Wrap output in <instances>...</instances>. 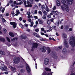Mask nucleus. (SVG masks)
I'll return each mask as SVG.
<instances>
[{
	"label": "nucleus",
	"instance_id": "obj_57",
	"mask_svg": "<svg viewBox=\"0 0 75 75\" xmlns=\"http://www.w3.org/2000/svg\"><path fill=\"white\" fill-rule=\"evenodd\" d=\"M37 10H35L34 14H37Z\"/></svg>",
	"mask_w": 75,
	"mask_h": 75
},
{
	"label": "nucleus",
	"instance_id": "obj_38",
	"mask_svg": "<svg viewBox=\"0 0 75 75\" xmlns=\"http://www.w3.org/2000/svg\"><path fill=\"white\" fill-rule=\"evenodd\" d=\"M40 40L41 41H46V39H43V38H41L40 39Z\"/></svg>",
	"mask_w": 75,
	"mask_h": 75
},
{
	"label": "nucleus",
	"instance_id": "obj_8",
	"mask_svg": "<svg viewBox=\"0 0 75 75\" xmlns=\"http://www.w3.org/2000/svg\"><path fill=\"white\" fill-rule=\"evenodd\" d=\"M40 50H41V51H42V52H46V51H47V49L45 47L42 46V48L40 49Z\"/></svg>",
	"mask_w": 75,
	"mask_h": 75
},
{
	"label": "nucleus",
	"instance_id": "obj_64",
	"mask_svg": "<svg viewBox=\"0 0 75 75\" xmlns=\"http://www.w3.org/2000/svg\"><path fill=\"white\" fill-rule=\"evenodd\" d=\"M24 25L25 27H27L28 26V25L27 24H25Z\"/></svg>",
	"mask_w": 75,
	"mask_h": 75
},
{
	"label": "nucleus",
	"instance_id": "obj_2",
	"mask_svg": "<svg viewBox=\"0 0 75 75\" xmlns=\"http://www.w3.org/2000/svg\"><path fill=\"white\" fill-rule=\"evenodd\" d=\"M61 1L63 4L64 5V7L66 11H67V12L69 11V8L68 6L66 4V3H67V0Z\"/></svg>",
	"mask_w": 75,
	"mask_h": 75
},
{
	"label": "nucleus",
	"instance_id": "obj_47",
	"mask_svg": "<svg viewBox=\"0 0 75 75\" xmlns=\"http://www.w3.org/2000/svg\"><path fill=\"white\" fill-rule=\"evenodd\" d=\"M52 27L53 28L54 30H56L57 29H56L55 28H56V26H52Z\"/></svg>",
	"mask_w": 75,
	"mask_h": 75
},
{
	"label": "nucleus",
	"instance_id": "obj_23",
	"mask_svg": "<svg viewBox=\"0 0 75 75\" xmlns=\"http://www.w3.org/2000/svg\"><path fill=\"white\" fill-rule=\"evenodd\" d=\"M47 24H48V25H50V24H51V21H50V19H47Z\"/></svg>",
	"mask_w": 75,
	"mask_h": 75
},
{
	"label": "nucleus",
	"instance_id": "obj_53",
	"mask_svg": "<svg viewBox=\"0 0 75 75\" xmlns=\"http://www.w3.org/2000/svg\"><path fill=\"white\" fill-rule=\"evenodd\" d=\"M42 75H46V72L44 71V72H43V73L42 74Z\"/></svg>",
	"mask_w": 75,
	"mask_h": 75
},
{
	"label": "nucleus",
	"instance_id": "obj_43",
	"mask_svg": "<svg viewBox=\"0 0 75 75\" xmlns=\"http://www.w3.org/2000/svg\"><path fill=\"white\" fill-rule=\"evenodd\" d=\"M38 13L39 14H40V15H42V12H41V11H38Z\"/></svg>",
	"mask_w": 75,
	"mask_h": 75
},
{
	"label": "nucleus",
	"instance_id": "obj_13",
	"mask_svg": "<svg viewBox=\"0 0 75 75\" xmlns=\"http://www.w3.org/2000/svg\"><path fill=\"white\" fill-rule=\"evenodd\" d=\"M45 64L47 65L49 62V59L47 58L44 61Z\"/></svg>",
	"mask_w": 75,
	"mask_h": 75
},
{
	"label": "nucleus",
	"instance_id": "obj_62",
	"mask_svg": "<svg viewBox=\"0 0 75 75\" xmlns=\"http://www.w3.org/2000/svg\"><path fill=\"white\" fill-rule=\"evenodd\" d=\"M34 18L36 19H38V17L36 16H34Z\"/></svg>",
	"mask_w": 75,
	"mask_h": 75
},
{
	"label": "nucleus",
	"instance_id": "obj_52",
	"mask_svg": "<svg viewBox=\"0 0 75 75\" xmlns=\"http://www.w3.org/2000/svg\"><path fill=\"white\" fill-rule=\"evenodd\" d=\"M35 31L36 32H38V31H39V29L38 28L37 29H35Z\"/></svg>",
	"mask_w": 75,
	"mask_h": 75
},
{
	"label": "nucleus",
	"instance_id": "obj_61",
	"mask_svg": "<svg viewBox=\"0 0 75 75\" xmlns=\"http://www.w3.org/2000/svg\"><path fill=\"white\" fill-rule=\"evenodd\" d=\"M17 13H17L15 14V16H18V14H19V13H19V11Z\"/></svg>",
	"mask_w": 75,
	"mask_h": 75
},
{
	"label": "nucleus",
	"instance_id": "obj_3",
	"mask_svg": "<svg viewBox=\"0 0 75 75\" xmlns=\"http://www.w3.org/2000/svg\"><path fill=\"white\" fill-rule=\"evenodd\" d=\"M33 1V0H29V1H27V2L28 5H25V7H32V5L31 3H32Z\"/></svg>",
	"mask_w": 75,
	"mask_h": 75
},
{
	"label": "nucleus",
	"instance_id": "obj_63",
	"mask_svg": "<svg viewBox=\"0 0 75 75\" xmlns=\"http://www.w3.org/2000/svg\"><path fill=\"white\" fill-rule=\"evenodd\" d=\"M11 6L12 7H14L15 5H14V4H13L11 5Z\"/></svg>",
	"mask_w": 75,
	"mask_h": 75
},
{
	"label": "nucleus",
	"instance_id": "obj_56",
	"mask_svg": "<svg viewBox=\"0 0 75 75\" xmlns=\"http://www.w3.org/2000/svg\"><path fill=\"white\" fill-rule=\"evenodd\" d=\"M9 3H10V4H12V3H13V1H12V0H10L9 2Z\"/></svg>",
	"mask_w": 75,
	"mask_h": 75
},
{
	"label": "nucleus",
	"instance_id": "obj_14",
	"mask_svg": "<svg viewBox=\"0 0 75 75\" xmlns=\"http://www.w3.org/2000/svg\"><path fill=\"white\" fill-rule=\"evenodd\" d=\"M11 69L13 72H16V69L15 67H11Z\"/></svg>",
	"mask_w": 75,
	"mask_h": 75
},
{
	"label": "nucleus",
	"instance_id": "obj_9",
	"mask_svg": "<svg viewBox=\"0 0 75 75\" xmlns=\"http://www.w3.org/2000/svg\"><path fill=\"white\" fill-rule=\"evenodd\" d=\"M10 24L11 25H13L14 28H15L16 27V25H17V23L14 22H10Z\"/></svg>",
	"mask_w": 75,
	"mask_h": 75
},
{
	"label": "nucleus",
	"instance_id": "obj_15",
	"mask_svg": "<svg viewBox=\"0 0 75 75\" xmlns=\"http://www.w3.org/2000/svg\"><path fill=\"white\" fill-rule=\"evenodd\" d=\"M5 39L2 37H0V41H3V42H4L5 41Z\"/></svg>",
	"mask_w": 75,
	"mask_h": 75
},
{
	"label": "nucleus",
	"instance_id": "obj_24",
	"mask_svg": "<svg viewBox=\"0 0 75 75\" xmlns=\"http://www.w3.org/2000/svg\"><path fill=\"white\" fill-rule=\"evenodd\" d=\"M38 20L39 21L40 24H42L43 23H44V21L42 20H40V19H38Z\"/></svg>",
	"mask_w": 75,
	"mask_h": 75
},
{
	"label": "nucleus",
	"instance_id": "obj_39",
	"mask_svg": "<svg viewBox=\"0 0 75 75\" xmlns=\"http://www.w3.org/2000/svg\"><path fill=\"white\" fill-rule=\"evenodd\" d=\"M14 3L15 4H16V5H19V3H17V2H16V1H14Z\"/></svg>",
	"mask_w": 75,
	"mask_h": 75
},
{
	"label": "nucleus",
	"instance_id": "obj_28",
	"mask_svg": "<svg viewBox=\"0 0 75 75\" xmlns=\"http://www.w3.org/2000/svg\"><path fill=\"white\" fill-rule=\"evenodd\" d=\"M17 39H18V38H13V39H11V41H12L14 42V41H15V40H16V41H17Z\"/></svg>",
	"mask_w": 75,
	"mask_h": 75
},
{
	"label": "nucleus",
	"instance_id": "obj_19",
	"mask_svg": "<svg viewBox=\"0 0 75 75\" xmlns=\"http://www.w3.org/2000/svg\"><path fill=\"white\" fill-rule=\"evenodd\" d=\"M45 9L46 11H47V12H49V11H50V9L48 8V6H47V5L46 6Z\"/></svg>",
	"mask_w": 75,
	"mask_h": 75
},
{
	"label": "nucleus",
	"instance_id": "obj_54",
	"mask_svg": "<svg viewBox=\"0 0 75 75\" xmlns=\"http://www.w3.org/2000/svg\"><path fill=\"white\" fill-rule=\"evenodd\" d=\"M3 31L4 32V33H6V31H7V30L5 28H4L3 29Z\"/></svg>",
	"mask_w": 75,
	"mask_h": 75
},
{
	"label": "nucleus",
	"instance_id": "obj_16",
	"mask_svg": "<svg viewBox=\"0 0 75 75\" xmlns=\"http://www.w3.org/2000/svg\"><path fill=\"white\" fill-rule=\"evenodd\" d=\"M33 35L36 36V37H37V38H40V35H38V34H37V33H33Z\"/></svg>",
	"mask_w": 75,
	"mask_h": 75
},
{
	"label": "nucleus",
	"instance_id": "obj_60",
	"mask_svg": "<svg viewBox=\"0 0 75 75\" xmlns=\"http://www.w3.org/2000/svg\"><path fill=\"white\" fill-rule=\"evenodd\" d=\"M50 21L51 22H54V19L53 18H52L50 19Z\"/></svg>",
	"mask_w": 75,
	"mask_h": 75
},
{
	"label": "nucleus",
	"instance_id": "obj_59",
	"mask_svg": "<svg viewBox=\"0 0 75 75\" xmlns=\"http://www.w3.org/2000/svg\"><path fill=\"white\" fill-rule=\"evenodd\" d=\"M19 19V20H20V21H22V20L23 18L21 17H20Z\"/></svg>",
	"mask_w": 75,
	"mask_h": 75
},
{
	"label": "nucleus",
	"instance_id": "obj_22",
	"mask_svg": "<svg viewBox=\"0 0 75 75\" xmlns=\"http://www.w3.org/2000/svg\"><path fill=\"white\" fill-rule=\"evenodd\" d=\"M0 16L1 17V18L2 19L3 22H6V21L5 20L4 18H3V15H0Z\"/></svg>",
	"mask_w": 75,
	"mask_h": 75
},
{
	"label": "nucleus",
	"instance_id": "obj_50",
	"mask_svg": "<svg viewBox=\"0 0 75 75\" xmlns=\"http://www.w3.org/2000/svg\"><path fill=\"white\" fill-rule=\"evenodd\" d=\"M61 8H62V10H64L65 9V8H64V7L63 6H61Z\"/></svg>",
	"mask_w": 75,
	"mask_h": 75
},
{
	"label": "nucleus",
	"instance_id": "obj_31",
	"mask_svg": "<svg viewBox=\"0 0 75 75\" xmlns=\"http://www.w3.org/2000/svg\"><path fill=\"white\" fill-rule=\"evenodd\" d=\"M47 52L48 54H50V52H51V49L50 48H48L47 49Z\"/></svg>",
	"mask_w": 75,
	"mask_h": 75
},
{
	"label": "nucleus",
	"instance_id": "obj_7",
	"mask_svg": "<svg viewBox=\"0 0 75 75\" xmlns=\"http://www.w3.org/2000/svg\"><path fill=\"white\" fill-rule=\"evenodd\" d=\"M26 64V70H27L28 72H30V71H31V69H30V66H28V64H27L26 62H25Z\"/></svg>",
	"mask_w": 75,
	"mask_h": 75
},
{
	"label": "nucleus",
	"instance_id": "obj_5",
	"mask_svg": "<svg viewBox=\"0 0 75 75\" xmlns=\"http://www.w3.org/2000/svg\"><path fill=\"white\" fill-rule=\"evenodd\" d=\"M0 69L2 71H7L6 69H7V67L5 66L4 64L2 65V67H1Z\"/></svg>",
	"mask_w": 75,
	"mask_h": 75
},
{
	"label": "nucleus",
	"instance_id": "obj_58",
	"mask_svg": "<svg viewBox=\"0 0 75 75\" xmlns=\"http://www.w3.org/2000/svg\"><path fill=\"white\" fill-rule=\"evenodd\" d=\"M62 46H59L58 47V48H59V49H62Z\"/></svg>",
	"mask_w": 75,
	"mask_h": 75
},
{
	"label": "nucleus",
	"instance_id": "obj_44",
	"mask_svg": "<svg viewBox=\"0 0 75 75\" xmlns=\"http://www.w3.org/2000/svg\"><path fill=\"white\" fill-rule=\"evenodd\" d=\"M26 14H27V15H30V14H31V12H30V11H28V12Z\"/></svg>",
	"mask_w": 75,
	"mask_h": 75
},
{
	"label": "nucleus",
	"instance_id": "obj_32",
	"mask_svg": "<svg viewBox=\"0 0 75 75\" xmlns=\"http://www.w3.org/2000/svg\"><path fill=\"white\" fill-rule=\"evenodd\" d=\"M41 30L42 31H43L44 32V33H46V30H45L44 29V28H41Z\"/></svg>",
	"mask_w": 75,
	"mask_h": 75
},
{
	"label": "nucleus",
	"instance_id": "obj_48",
	"mask_svg": "<svg viewBox=\"0 0 75 75\" xmlns=\"http://www.w3.org/2000/svg\"><path fill=\"white\" fill-rule=\"evenodd\" d=\"M53 10H55L56 9V6H54L53 8H52Z\"/></svg>",
	"mask_w": 75,
	"mask_h": 75
},
{
	"label": "nucleus",
	"instance_id": "obj_55",
	"mask_svg": "<svg viewBox=\"0 0 75 75\" xmlns=\"http://www.w3.org/2000/svg\"><path fill=\"white\" fill-rule=\"evenodd\" d=\"M34 8H38V6L37 5H35L34 6Z\"/></svg>",
	"mask_w": 75,
	"mask_h": 75
},
{
	"label": "nucleus",
	"instance_id": "obj_10",
	"mask_svg": "<svg viewBox=\"0 0 75 75\" xmlns=\"http://www.w3.org/2000/svg\"><path fill=\"white\" fill-rule=\"evenodd\" d=\"M64 45L65 46L66 48H68V47H69L68 43V42L67 41V40H65L64 42Z\"/></svg>",
	"mask_w": 75,
	"mask_h": 75
},
{
	"label": "nucleus",
	"instance_id": "obj_26",
	"mask_svg": "<svg viewBox=\"0 0 75 75\" xmlns=\"http://www.w3.org/2000/svg\"><path fill=\"white\" fill-rule=\"evenodd\" d=\"M63 37L64 38H67V35L65 33L63 34Z\"/></svg>",
	"mask_w": 75,
	"mask_h": 75
},
{
	"label": "nucleus",
	"instance_id": "obj_27",
	"mask_svg": "<svg viewBox=\"0 0 75 75\" xmlns=\"http://www.w3.org/2000/svg\"><path fill=\"white\" fill-rule=\"evenodd\" d=\"M42 11L44 15H47V14L48 12H47L43 10H42Z\"/></svg>",
	"mask_w": 75,
	"mask_h": 75
},
{
	"label": "nucleus",
	"instance_id": "obj_46",
	"mask_svg": "<svg viewBox=\"0 0 75 75\" xmlns=\"http://www.w3.org/2000/svg\"><path fill=\"white\" fill-rule=\"evenodd\" d=\"M47 17L48 18H51V15H48L47 16Z\"/></svg>",
	"mask_w": 75,
	"mask_h": 75
},
{
	"label": "nucleus",
	"instance_id": "obj_21",
	"mask_svg": "<svg viewBox=\"0 0 75 75\" xmlns=\"http://www.w3.org/2000/svg\"><path fill=\"white\" fill-rule=\"evenodd\" d=\"M21 38H22V39H25L27 37H26V36H25V35H21Z\"/></svg>",
	"mask_w": 75,
	"mask_h": 75
},
{
	"label": "nucleus",
	"instance_id": "obj_30",
	"mask_svg": "<svg viewBox=\"0 0 75 75\" xmlns=\"http://www.w3.org/2000/svg\"><path fill=\"white\" fill-rule=\"evenodd\" d=\"M42 18L43 20H46L47 19V17H46V16L45 15H44L42 17Z\"/></svg>",
	"mask_w": 75,
	"mask_h": 75
},
{
	"label": "nucleus",
	"instance_id": "obj_34",
	"mask_svg": "<svg viewBox=\"0 0 75 75\" xmlns=\"http://www.w3.org/2000/svg\"><path fill=\"white\" fill-rule=\"evenodd\" d=\"M11 14H12V16H13V17L15 16V14L13 11H12L11 12Z\"/></svg>",
	"mask_w": 75,
	"mask_h": 75
},
{
	"label": "nucleus",
	"instance_id": "obj_4",
	"mask_svg": "<svg viewBox=\"0 0 75 75\" xmlns=\"http://www.w3.org/2000/svg\"><path fill=\"white\" fill-rule=\"evenodd\" d=\"M13 61L15 64H18L20 62V58L18 57H15L13 58Z\"/></svg>",
	"mask_w": 75,
	"mask_h": 75
},
{
	"label": "nucleus",
	"instance_id": "obj_51",
	"mask_svg": "<svg viewBox=\"0 0 75 75\" xmlns=\"http://www.w3.org/2000/svg\"><path fill=\"white\" fill-rule=\"evenodd\" d=\"M5 10V8H3L2 9V10L1 11L2 12V13H4V11Z\"/></svg>",
	"mask_w": 75,
	"mask_h": 75
},
{
	"label": "nucleus",
	"instance_id": "obj_12",
	"mask_svg": "<svg viewBox=\"0 0 75 75\" xmlns=\"http://www.w3.org/2000/svg\"><path fill=\"white\" fill-rule=\"evenodd\" d=\"M73 0H67L68 4L69 5H71L72 4V3H73Z\"/></svg>",
	"mask_w": 75,
	"mask_h": 75
},
{
	"label": "nucleus",
	"instance_id": "obj_36",
	"mask_svg": "<svg viewBox=\"0 0 75 75\" xmlns=\"http://www.w3.org/2000/svg\"><path fill=\"white\" fill-rule=\"evenodd\" d=\"M41 8L42 10H44V9L45 8V6L42 5L41 6Z\"/></svg>",
	"mask_w": 75,
	"mask_h": 75
},
{
	"label": "nucleus",
	"instance_id": "obj_40",
	"mask_svg": "<svg viewBox=\"0 0 75 75\" xmlns=\"http://www.w3.org/2000/svg\"><path fill=\"white\" fill-rule=\"evenodd\" d=\"M54 11H52V12L50 13V15L51 16L53 15V14H54Z\"/></svg>",
	"mask_w": 75,
	"mask_h": 75
},
{
	"label": "nucleus",
	"instance_id": "obj_35",
	"mask_svg": "<svg viewBox=\"0 0 75 75\" xmlns=\"http://www.w3.org/2000/svg\"><path fill=\"white\" fill-rule=\"evenodd\" d=\"M25 72V70L23 69H21V73H24V72Z\"/></svg>",
	"mask_w": 75,
	"mask_h": 75
},
{
	"label": "nucleus",
	"instance_id": "obj_37",
	"mask_svg": "<svg viewBox=\"0 0 75 75\" xmlns=\"http://www.w3.org/2000/svg\"><path fill=\"white\" fill-rule=\"evenodd\" d=\"M54 14L55 15H57V14H58V12L54 11Z\"/></svg>",
	"mask_w": 75,
	"mask_h": 75
},
{
	"label": "nucleus",
	"instance_id": "obj_1",
	"mask_svg": "<svg viewBox=\"0 0 75 75\" xmlns=\"http://www.w3.org/2000/svg\"><path fill=\"white\" fill-rule=\"evenodd\" d=\"M69 44L73 47L72 49L71 50V51H74V47H75V37H74L72 36L71 37L69 42Z\"/></svg>",
	"mask_w": 75,
	"mask_h": 75
},
{
	"label": "nucleus",
	"instance_id": "obj_25",
	"mask_svg": "<svg viewBox=\"0 0 75 75\" xmlns=\"http://www.w3.org/2000/svg\"><path fill=\"white\" fill-rule=\"evenodd\" d=\"M9 35L10 36H11L12 37H14V34L11 32H10L9 33Z\"/></svg>",
	"mask_w": 75,
	"mask_h": 75
},
{
	"label": "nucleus",
	"instance_id": "obj_11",
	"mask_svg": "<svg viewBox=\"0 0 75 75\" xmlns=\"http://www.w3.org/2000/svg\"><path fill=\"white\" fill-rule=\"evenodd\" d=\"M56 3V5L57 6H61V3L59 1V0H57Z\"/></svg>",
	"mask_w": 75,
	"mask_h": 75
},
{
	"label": "nucleus",
	"instance_id": "obj_20",
	"mask_svg": "<svg viewBox=\"0 0 75 75\" xmlns=\"http://www.w3.org/2000/svg\"><path fill=\"white\" fill-rule=\"evenodd\" d=\"M45 69L46 71H51V73L52 74H53V72H51V69H49L48 68H45Z\"/></svg>",
	"mask_w": 75,
	"mask_h": 75
},
{
	"label": "nucleus",
	"instance_id": "obj_33",
	"mask_svg": "<svg viewBox=\"0 0 75 75\" xmlns=\"http://www.w3.org/2000/svg\"><path fill=\"white\" fill-rule=\"evenodd\" d=\"M31 25H30V26L31 27H33V24H34V22H30Z\"/></svg>",
	"mask_w": 75,
	"mask_h": 75
},
{
	"label": "nucleus",
	"instance_id": "obj_17",
	"mask_svg": "<svg viewBox=\"0 0 75 75\" xmlns=\"http://www.w3.org/2000/svg\"><path fill=\"white\" fill-rule=\"evenodd\" d=\"M0 54L2 55H6L5 52L2 50L0 51Z\"/></svg>",
	"mask_w": 75,
	"mask_h": 75
},
{
	"label": "nucleus",
	"instance_id": "obj_49",
	"mask_svg": "<svg viewBox=\"0 0 75 75\" xmlns=\"http://www.w3.org/2000/svg\"><path fill=\"white\" fill-rule=\"evenodd\" d=\"M54 56H53V57L54 58H57V55H55V54H54Z\"/></svg>",
	"mask_w": 75,
	"mask_h": 75
},
{
	"label": "nucleus",
	"instance_id": "obj_29",
	"mask_svg": "<svg viewBox=\"0 0 75 75\" xmlns=\"http://www.w3.org/2000/svg\"><path fill=\"white\" fill-rule=\"evenodd\" d=\"M47 27L49 28V30H50V31H51L52 30V28L50 25L48 26Z\"/></svg>",
	"mask_w": 75,
	"mask_h": 75
},
{
	"label": "nucleus",
	"instance_id": "obj_41",
	"mask_svg": "<svg viewBox=\"0 0 75 75\" xmlns=\"http://www.w3.org/2000/svg\"><path fill=\"white\" fill-rule=\"evenodd\" d=\"M6 39L8 42H10V39L9 38H8V37H6Z\"/></svg>",
	"mask_w": 75,
	"mask_h": 75
},
{
	"label": "nucleus",
	"instance_id": "obj_45",
	"mask_svg": "<svg viewBox=\"0 0 75 75\" xmlns=\"http://www.w3.org/2000/svg\"><path fill=\"white\" fill-rule=\"evenodd\" d=\"M21 1V2H19V6H20V5H21V4H23V1Z\"/></svg>",
	"mask_w": 75,
	"mask_h": 75
},
{
	"label": "nucleus",
	"instance_id": "obj_42",
	"mask_svg": "<svg viewBox=\"0 0 75 75\" xmlns=\"http://www.w3.org/2000/svg\"><path fill=\"white\" fill-rule=\"evenodd\" d=\"M19 26H20V27H22V28H23L24 27V26L22 24H19Z\"/></svg>",
	"mask_w": 75,
	"mask_h": 75
},
{
	"label": "nucleus",
	"instance_id": "obj_6",
	"mask_svg": "<svg viewBox=\"0 0 75 75\" xmlns=\"http://www.w3.org/2000/svg\"><path fill=\"white\" fill-rule=\"evenodd\" d=\"M33 46L32 47V49L31 50L32 51H34V48H37V47H38V44L36 43H33Z\"/></svg>",
	"mask_w": 75,
	"mask_h": 75
},
{
	"label": "nucleus",
	"instance_id": "obj_18",
	"mask_svg": "<svg viewBox=\"0 0 75 75\" xmlns=\"http://www.w3.org/2000/svg\"><path fill=\"white\" fill-rule=\"evenodd\" d=\"M67 52V50H66V48H64L63 50L62 51V52L63 54H65Z\"/></svg>",
	"mask_w": 75,
	"mask_h": 75
}]
</instances>
